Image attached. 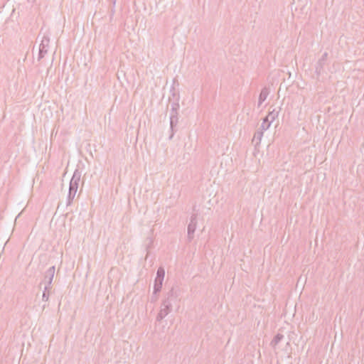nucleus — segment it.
I'll return each mask as SVG.
<instances>
[{
    "mask_svg": "<svg viewBox=\"0 0 364 364\" xmlns=\"http://www.w3.org/2000/svg\"><path fill=\"white\" fill-rule=\"evenodd\" d=\"M175 82H176V80L174 79L173 85L170 87V93L171 94V96H172L173 100L179 101L180 96H179V93L177 92V90H176V88L174 87Z\"/></svg>",
    "mask_w": 364,
    "mask_h": 364,
    "instance_id": "nucleus-5",
    "label": "nucleus"
},
{
    "mask_svg": "<svg viewBox=\"0 0 364 364\" xmlns=\"http://www.w3.org/2000/svg\"><path fill=\"white\" fill-rule=\"evenodd\" d=\"M180 108L178 101L174 100L173 102L171 104V110L170 112H177Z\"/></svg>",
    "mask_w": 364,
    "mask_h": 364,
    "instance_id": "nucleus-6",
    "label": "nucleus"
},
{
    "mask_svg": "<svg viewBox=\"0 0 364 364\" xmlns=\"http://www.w3.org/2000/svg\"><path fill=\"white\" fill-rule=\"evenodd\" d=\"M164 270H163V269H159V270H158V276H159V277L163 276V275H164Z\"/></svg>",
    "mask_w": 364,
    "mask_h": 364,
    "instance_id": "nucleus-10",
    "label": "nucleus"
},
{
    "mask_svg": "<svg viewBox=\"0 0 364 364\" xmlns=\"http://www.w3.org/2000/svg\"><path fill=\"white\" fill-rule=\"evenodd\" d=\"M173 132H172V133H171V136H171V137H173Z\"/></svg>",
    "mask_w": 364,
    "mask_h": 364,
    "instance_id": "nucleus-11",
    "label": "nucleus"
},
{
    "mask_svg": "<svg viewBox=\"0 0 364 364\" xmlns=\"http://www.w3.org/2000/svg\"><path fill=\"white\" fill-rule=\"evenodd\" d=\"M271 124V122L268 121V119H264L262 124H261V129L262 130H267Z\"/></svg>",
    "mask_w": 364,
    "mask_h": 364,
    "instance_id": "nucleus-8",
    "label": "nucleus"
},
{
    "mask_svg": "<svg viewBox=\"0 0 364 364\" xmlns=\"http://www.w3.org/2000/svg\"><path fill=\"white\" fill-rule=\"evenodd\" d=\"M269 94V90L267 87L262 89L258 99V105L260 106L264 102Z\"/></svg>",
    "mask_w": 364,
    "mask_h": 364,
    "instance_id": "nucleus-3",
    "label": "nucleus"
},
{
    "mask_svg": "<svg viewBox=\"0 0 364 364\" xmlns=\"http://www.w3.org/2000/svg\"><path fill=\"white\" fill-rule=\"evenodd\" d=\"M178 112H176V113L170 112V126L172 132H173L174 127L177 125L178 120Z\"/></svg>",
    "mask_w": 364,
    "mask_h": 364,
    "instance_id": "nucleus-4",
    "label": "nucleus"
},
{
    "mask_svg": "<svg viewBox=\"0 0 364 364\" xmlns=\"http://www.w3.org/2000/svg\"><path fill=\"white\" fill-rule=\"evenodd\" d=\"M262 134H263V132L261 131V132H257V133H255L254 134V137H256V136H262Z\"/></svg>",
    "mask_w": 364,
    "mask_h": 364,
    "instance_id": "nucleus-9",
    "label": "nucleus"
},
{
    "mask_svg": "<svg viewBox=\"0 0 364 364\" xmlns=\"http://www.w3.org/2000/svg\"><path fill=\"white\" fill-rule=\"evenodd\" d=\"M50 38L48 36H44L41 40V43L39 46V51L38 60H41L48 52L49 47Z\"/></svg>",
    "mask_w": 364,
    "mask_h": 364,
    "instance_id": "nucleus-1",
    "label": "nucleus"
},
{
    "mask_svg": "<svg viewBox=\"0 0 364 364\" xmlns=\"http://www.w3.org/2000/svg\"><path fill=\"white\" fill-rule=\"evenodd\" d=\"M278 116V112L273 111L270 112L265 119H268V121H270L271 123L274 120L276 117Z\"/></svg>",
    "mask_w": 364,
    "mask_h": 364,
    "instance_id": "nucleus-7",
    "label": "nucleus"
},
{
    "mask_svg": "<svg viewBox=\"0 0 364 364\" xmlns=\"http://www.w3.org/2000/svg\"><path fill=\"white\" fill-rule=\"evenodd\" d=\"M115 1H116V0H114V3H115Z\"/></svg>",
    "mask_w": 364,
    "mask_h": 364,
    "instance_id": "nucleus-12",
    "label": "nucleus"
},
{
    "mask_svg": "<svg viewBox=\"0 0 364 364\" xmlns=\"http://www.w3.org/2000/svg\"><path fill=\"white\" fill-rule=\"evenodd\" d=\"M327 58H328V53L325 52L323 53L321 57L319 58V60L316 63V66H315V73L318 76H319L323 72V68L326 65Z\"/></svg>",
    "mask_w": 364,
    "mask_h": 364,
    "instance_id": "nucleus-2",
    "label": "nucleus"
}]
</instances>
